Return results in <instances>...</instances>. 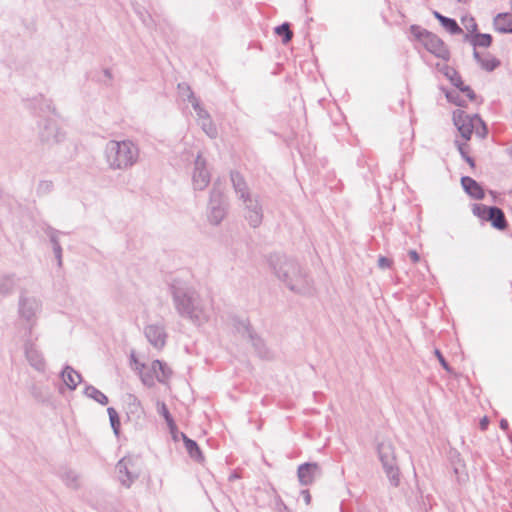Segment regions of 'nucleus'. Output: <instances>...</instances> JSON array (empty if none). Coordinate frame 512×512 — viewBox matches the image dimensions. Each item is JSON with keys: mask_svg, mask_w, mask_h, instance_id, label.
Here are the masks:
<instances>
[{"mask_svg": "<svg viewBox=\"0 0 512 512\" xmlns=\"http://www.w3.org/2000/svg\"><path fill=\"white\" fill-rule=\"evenodd\" d=\"M444 73L455 86L454 89L445 92V96L450 103L459 107H467L470 102L475 100L474 91L469 86L464 85L454 69L446 66Z\"/></svg>", "mask_w": 512, "mask_h": 512, "instance_id": "obj_2", "label": "nucleus"}, {"mask_svg": "<svg viewBox=\"0 0 512 512\" xmlns=\"http://www.w3.org/2000/svg\"><path fill=\"white\" fill-rule=\"evenodd\" d=\"M435 354L437 355V357H438L439 361L441 362V364L443 365V367L447 369L448 368L447 364H446L442 354L440 353V351L436 350Z\"/></svg>", "mask_w": 512, "mask_h": 512, "instance_id": "obj_26", "label": "nucleus"}, {"mask_svg": "<svg viewBox=\"0 0 512 512\" xmlns=\"http://www.w3.org/2000/svg\"><path fill=\"white\" fill-rule=\"evenodd\" d=\"M453 123L466 141L470 140L473 132L480 136L486 134V126L477 115L469 116L464 111L457 110L453 112Z\"/></svg>", "mask_w": 512, "mask_h": 512, "instance_id": "obj_3", "label": "nucleus"}, {"mask_svg": "<svg viewBox=\"0 0 512 512\" xmlns=\"http://www.w3.org/2000/svg\"><path fill=\"white\" fill-rule=\"evenodd\" d=\"M434 17L440 22L442 27L447 30L452 35H458L462 33V29L457 24L454 19L448 18L440 14L439 12H434Z\"/></svg>", "mask_w": 512, "mask_h": 512, "instance_id": "obj_9", "label": "nucleus"}, {"mask_svg": "<svg viewBox=\"0 0 512 512\" xmlns=\"http://www.w3.org/2000/svg\"><path fill=\"white\" fill-rule=\"evenodd\" d=\"M107 411H108L109 419H110V422H111V426H112L114 432L116 434H118L119 427H120V419H119L118 413L112 407L108 408Z\"/></svg>", "mask_w": 512, "mask_h": 512, "instance_id": "obj_19", "label": "nucleus"}, {"mask_svg": "<svg viewBox=\"0 0 512 512\" xmlns=\"http://www.w3.org/2000/svg\"><path fill=\"white\" fill-rule=\"evenodd\" d=\"M410 32L415 41L419 42L429 53L447 61L450 51L444 41L436 34L422 28L419 25H412Z\"/></svg>", "mask_w": 512, "mask_h": 512, "instance_id": "obj_1", "label": "nucleus"}, {"mask_svg": "<svg viewBox=\"0 0 512 512\" xmlns=\"http://www.w3.org/2000/svg\"><path fill=\"white\" fill-rule=\"evenodd\" d=\"M139 374L144 385L153 387L156 382L166 383L172 371L165 363L154 360L150 365L142 364Z\"/></svg>", "mask_w": 512, "mask_h": 512, "instance_id": "obj_5", "label": "nucleus"}, {"mask_svg": "<svg viewBox=\"0 0 512 512\" xmlns=\"http://www.w3.org/2000/svg\"><path fill=\"white\" fill-rule=\"evenodd\" d=\"M199 177L201 178V183H199V180L195 177L194 182L197 187L202 188L208 183V179L206 175H202V172L199 174Z\"/></svg>", "mask_w": 512, "mask_h": 512, "instance_id": "obj_23", "label": "nucleus"}, {"mask_svg": "<svg viewBox=\"0 0 512 512\" xmlns=\"http://www.w3.org/2000/svg\"><path fill=\"white\" fill-rule=\"evenodd\" d=\"M137 158V149L129 141L112 142L109 148L110 165L114 168H126Z\"/></svg>", "mask_w": 512, "mask_h": 512, "instance_id": "obj_4", "label": "nucleus"}, {"mask_svg": "<svg viewBox=\"0 0 512 512\" xmlns=\"http://www.w3.org/2000/svg\"><path fill=\"white\" fill-rule=\"evenodd\" d=\"M494 30L498 33H512V13H499L493 20Z\"/></svg>", "mask_w": 512, "mask_h": 512, "instance_id": "obj_6", "label": "nucleus"}, {"mask_svg": "<svg viewBox=\"0 0 512 512\" xmlns=\"http://www.w3.org/2000/svg\"><path fill=\"white\" fill-rule=\"evenodd\" d=\"M275 33L281 37H283V44H287L291 41L293 37V32L290 30L289 24L284 23L275 28Z\"/></svg>", "mask_w": 512, "mask_h": 512, "instance_id": "obj_16", "label": "nucleus"}, {"mask_svg": "<svg viewBox=\"0 0 512 512\" xmlns=\"http://www.w3.org/2000/svg\"><path fill=\"white\" fill-rule=\"evenodd\" d=\"M146 337L155 347H162L165 344L163 329L157 325H150L145 330Z\"/></svg>", "mask_w": 512, "mask_h": 512, "instance_id": "obj_7", "label": "nucleus"}, {"mask_svg": "<svg viewBox=\"0 0 512 512\" xmlns=\"http://www.w3.org/2000/svg\"><path fill=\"white\" fill-rule=\"evenodd\" d=\"M318 466L316 464H304L298 469V477L303 485H309L313 482Z\"/></svg>", "mask_w": 512, "mask_h": 512, "instance_id": "obj_8", "label": "nucleus"}, {"mask_svg": "<svg viewBox=\"0 0 512 512\" xmlns=\"http://www.w3.org/2000/svg\"><path fill=\"white\" fill-rule=\"evenodd\" d=\"M467 148H468V145H466V144L458 145V150H459L460 154L462 155V157L467 161V163L470 165V167L474 168L475 163H474L473 159L468 156Z\"/></svg>", "mask_w": 512, "mask_h": 512, "instance_id": "obj_20", "label": "nucleus"}, {"mask_svg": "<svg viewBox=\"0 0 512 512\" xmlns=\"http://www.w3.org/2000/svg\"><path fill=\"white\" fill-rule=\"evenodd\" d=\"M481 427L482 429H486L487 425H488V419L486 417H484L482 420H481Z\"/></svg>", "mask_w": 512, "mask_h": 512, "instance_id": "obj_28", "label": "nucleus"}, {"mask_svg": "<svg viewBox=\"0 0 512 512\" xmlns=\"http://www.w3.org/2000/svg\"><path fill=\"white\" fill-rule=\"evenodd\" d=\"M62 379L70 389H75L81 382V376L73 369L67 367L62 372Z\"/></svg>", "mask_w": 512, "mask_h": 512, "instance_id": "obj_11", "label": "nucleus"}, {"mask_svg": "<svg viewBox=\"0 0 512 512\" xmlns=\"http://www.w3.org/2000/svg\"><path fill=\"white\" fill-rule=\"evenodd\" d=\"M387 474L392 480V484L397 486L399 484V471L392 466L387 468Z\"/></svg>", "mask_w": 512, "mask_h": 512, "instance_id": "obj_22", "label": "nucleus"}, {"mask_svg": "<svg viewBox=\"0 0 512 512\" xmlns=\"http://www.w3.org/2000/svg\"><path fill=\"white\" fill-rule=\"evenodd\" d=\"M471 22H472V24H471V31H475L476 28H477V25H476V23L474 22L473 19H471Z\"/></svg>", "mask_w": 512, "mask_h": 512, "instance_id": "obj_29", "label": "nucleus"}, {"mask_svg": "<svg viewBox=\"0 0 512 512\" xmlns=\"http://www.w3.org/2000/svg\"><path fill=\"white\" fill-rule=\"evenodd\" d=\"M157 410L158 412L165 418L167 425L169 426L170 430L173 432L176 430V424L170 415L167 406L163 402H157Z\"/></svg>", "mask_w": 512, "mask_h": 512, "instance_id": "obj_15", "label": "nucleus"}, {"mask_svg": "<svg viewBox=\"0 0 512 512\" xmlns=\"http://www.w3.org/2000/svg\"><path fill=\"white\" fill-rule=\"evenodd\" d=\"M184 444L186 447V450L188 451L189 455L196 459V460H202V452L197 445V443L189 438H187L185 435L183 436Z\"/></svg>", "mask_w": 512, "mask_h": 512, "instance_id": "obj_14", "label": "nucleus"}, {"mask_svg": "<svg viewBox=\"0 0 512 512\" xmlns=\"http://www.w3.org/2000/svg\"><path fill=\"white\" fill-rule=\"evenodd\" d=\"M409 256L414 263H417L420 260V257L415 250L409 251Z\"/></svg>", "mask_w": 512, "mask_h": 512, "instance_id": "obj_25", "label": "nucleus"}, {"mask_svg": "<svg viewBox=\"0 0 512 512\" xmlns=\"http://www.w3.org/2000/svg\"><path fill=\"white\" fill-rule=\"evenodd\" d=\"M473 44L479 47H489L492 44V36L486 33H478L473 37Z\"/></svg>", "mask_w": 512, "mask_h": 512, "instance_id": "obj_17", "label": "nucleus"}, {"mask_svg": "<svg viewBox=\"0 0 512 512\" xmlns=\"http://www.w3.org/2000/svg\"><path fill=\"white\" fill-rule=\"evenodd\" d=\"M378 263H379V266H380L381 268H387V267H390V266H391V263H392V262H391V260H389V259H387V258H385V257H381V258H379Z\"/></svg>", "mask_w": 512, "mask_h": 512, "instance_id": "obj_24", "label": "nucleus"}, {"mask_svg": "<svg viewBox=\"0 0 512 512\" xmlns=\"http://www.w3.org/2000/svg\"><path fill=\"white\" fill-rule=\"evenodd\" d=\"M131 464H132V460L130 458L125 457V458L121 459L117 465L119 474L125 475L127 477V480H126L120 476L121 481L126 485H129L130 482L132 481L131 473L128 471V466Z\"/></svg>", "mask_w": 512, "mask_h": 512, "instance_id": "obj_13", "label": "nucleus"}, {"mask_svg": "<svg viewBox=\"0 0 512 512\" xmlns=\"http://www.w3.org/2000/svg\"><path fill=\"white\" fill-rule=\"evenodd\" d=\"M90 396L93 397L97 402H99L102 405L108 403L107 396L98 390L93 389L92 392L90 393Z\"/></svg>", "mask_w": 512, "mask_h": 512, "instance_id": "obj_21", "label": "nucleus"}, {"mask_svg": "<svg viewBox=\"0 0 512 512\" xmlns=\"http://www.w3.org/2000/svg\"><path fill=\"white\" fill-rule=\"evenodd\" d=\"M489 221H491L492 225L498 229H504L506 227V220L504 213L501 209L494 207L490 212Z\"/></svg>", "mask_w": 512, "mask_h": 512, "instance_id": "obj_12", "label": "nucleus"}, {"mask_svg": "<svg viewBox=\"0 0 512 512\" xmlns=\"http://www.w3.org/2000/svg\"><path fill=\"white\" fill-rule=\"evenodd\" d=\"M500 427H501L503 430H506V429L508 428V422H507V420L502 419V420L500 421Z\"/></svg>", "mask_w": 512, "mask_h": 512, "instance_id": "obj_27", "label": "nucleus"}, {"mask_svg": "<svg viewBox=\"0 0 512 512\" xmlns=\"http://www.w3.org/2000/svg\"><path fill=\"white\" fill-rule=\"evenodd\" d=\"M462 186L465 191L476 199H481L484 196L481 186L470 177H463L461 180Z\"/></svg>", "mask_w": 512, "mask_h": 512, "instance_id": "obj_10", "label": "nucleus"}, {"mask_svg": "<svg viewBox=\"0 0 512 512\" xmlns=\"http://www.w3.org/2000/svg\"><path fill=\"white\" fill-rule=\"evenodd\" d=\"M494 207H488L482 204H476L473 207V213L481 219L488 220L490 212Z\"/></svg>", "mask_w": 512, "mask_h": 512, "instance_id": "obj_18", "label": "nucleus"}]
</instances>
